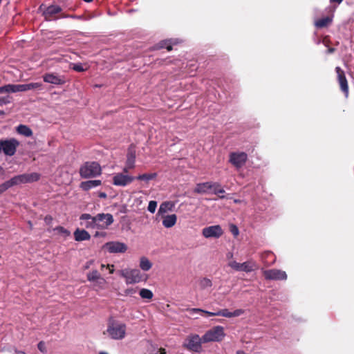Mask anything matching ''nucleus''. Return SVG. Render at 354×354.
I'll use <instances>...</instances> for the list:
<instances>
[{
  "label": "nucleus",
  "mask_w": 354,
  "mask_h": 354,
  "mask_svg": "<svg viewBox=\"0 0 354 354\" xmlns=\"http://www.w3.org/2000/svg\"><path fill=\"white\" fill-rule=\"evenodd\" d=\"M225 333H205L203 339L198 335H189L185 341L184 346L190 351L200 352L202 342L221 341Z\"/></svg>",
  "instance_id": "obj_1"
},
{
  "label": "nucleus",
  "mask_w": 354,
  "mask_h": 354,
  "mask_svg": "<svg viewBox=\"0 0 354 354\" xmlns=\"http://www.w3.org/2000/svg\"><path fill=\"white\" fill-rule=\"evenodd\" d=\"M39 178L40 175L35 172L31 174H23L13 176L3 184L8 190L13 186L37 181Z\"/></svg>",
  "instance_id": "obj_2"
},
{
  "label": "nucleus",
  "mask_w": 354,
  "mask_h": 354,
  "mask_svg": "<svg viewBox=\"0 0 354 354\" xmlns=\"http://www.w3.org/2000/svg\"><path fill=\"white\" fill-rule=\"evenodd\" d=\"M101 173V167L97 162H86L80 168V175L82 178H94Z\"/></svg>",
  "instance_id": "obj_3"
},
{
  "label": "nucleus",
  "mask_w": 354,
  "mask_h": 354,
  "mask_svg": "<svg viewBox=\"0 0 354 354\" xmlns=\"http://www.w3.org/2000/svg\"><path fill=\"white\" fill-rule=\"evenodd\" d=\"M120 274L125 279L127 284L138 283L147 280V277L138 269H124L120 271Z\"/></svg>",
  "instance_id": "obj_4"
},
{
  "label": "nucleus",
  "mask_w": 354,
  "mask_h": 354,
  "mask_svg": "<svg viewBox=\"0 0 354 354\" xmlns=\"http://www.w3.org/2000/svg\"><path fill=\"white\" fill-rule=\"evenodd\" d=\"M227 266L236 272H252L257 269V262L250 259L243 263H238L236 261H230Z\"/></svg>",
  "instance_id": "obj_5"
},
{
  "label": "nucleus",
  "mask_w": 354,
  "mask_h": 354,
  "mask_svg": "<svg viewBox=\"0 0 354 354\" xmlns=\"http://www.w3.org/2000/svg\"><path fill=\"white\" fill-rule=\"evenodd\" d=\"M19 145V142L15 138L1 139L0 140V153H3L8 156H12Z\"/></svg>",
  "instance_id": "obj_6"
},
{
  "label": "nucleus",
  "mask_w": 354,
  "mask_h": 354,
  "mask_svg": "<svg viewBox=\"0 0 354 354\" xmlns=\"http://www.w3.org/2000/svg\"><path fill=\"white\" fill-rule=\"evenodd\" d=\"M248 156L243 151H232L229 153L228 162L235 167L236 170L242 168L247 162Z\"/></svg>",
  "instance_id": "obj_7"
},
{
  "label": "nucleus",
  "mask_w": 354,
  "mask_h": 354,
  "mask_svg": "<svg viewBox=\"0 0 354 354\" xmlns=\"http://www.w3.org/2000/svg\"><path fill=\"white\" fill-rule=\"evenodd\" d=\"M95 220L96 222L97 229L105 230L111 225L114 220L112 214L100 213L95 216Z\"/></svg>",
  "instance_id": "obj_8"
},
{
  "label": "nucleus",
  "mask_w": 354,
  "mask_h": 354,
  "mask_svg": "<svg viewBox=\"0 0 354 354\" xmlns=\"http://www.w3.org/2000/svg\"><path fill=\"white\" fill-rule=\"evenodd\" d=\"M134 180L135 176L125 174L123 173H116L113 177V185L119 187H126L131 184Z\"/></svg>",
  "instance_id": "obj_9"
},
{
  "label": "nucleus",
  "mask_w": 354,
  "mask_h": 354,
  "mask_svg": "<svg viewBox=\"0 0 354 354\" xmlns=\"http://www.w3.org/2000/svg\"><path fill=\"white\" fill-rule=\"evenodd\" d=\"M263 276L267 280H286L287 274L285 271L278 269L265 270L263 272Z\"/></svg>",
  "instance_id": "obj_10"
},
{
  "label": "nucleus",
  "mask_w": 354,
  "mask_h": 354,
  "mask_svg": "<svg viewBox=\"0 0 354 354\" xmlns=\"http://www.w3.org/2000/svg\"><path fill=\"white\" fill-rule=\"evenodd\" d=\"M223 231L219 225H212L206 227L203 229L202 234L204 237L209 238H219L223 234Z\"/></svg>",
  "instance_id": "obj_11"
},
{
  "label": "nucleus",
  "mask_w": 354,
  "mask_h": 354,
  "mask_svg": "<svg viewBox=\"0 0 354 354\" xmlns=\"http://www.w3.org/2000/svg\"><path fill=\"white\" fill-rule=\"evenodd\" d=\"M189 315H194V314L200 313V314H207L209 316H223L225 317H232V312H230L227 309H223L221 310H218L215 313H212L209 311H206L204 310H202L201 308H191L188 310Z\"/></svg>",
  "instance_id": "obj_12"
},
{
  "label": "nucleus",
  "mask_w": 354,
  "mask_h": 354,
  "mask_svg": "<svg viewBox=\"0 0 354 354\" xmlns=\"http://www.w3.org/2000/svg\"><path fill=\"white\" fill-rule=\"evenodd\" d=\"M109 253H124L127 250V245L119 241H110L104 245Z\"/></svg>",
  "instance_id": "obj_13"
},
{
  "label": "nucleus",
  "mask_w": 354,
  "mask_h": 354,
  "mask_svg": "<svg viewBox=\"0 0 354 354\" xmlns=\"http://www.w3.org/2000/svg\"><path fill=\"white\" fill-rule=\"evenodd\" d=\"M335 71L337 75V81L340 86L342 91L344 93L345 97L347 98L348 96V85L344 71L339 67L335 68Z\"/></svg>",
  "instance_id": "obj_14"
},
{
  "label": "nucleus",
  "mask_w": 354,
  "mask_h": 354,
  "mask_svg": "<svg viewBox=\"0 0 354 354\" xmlns=\"http://www.w3.org/2000/svg\"><path fill=\"white\" fill-rule=\"evenodd\" d=\"M217 185L218 183L211 181L197 183L194 192L199 194H206L210 192L213 187Z\"/></svg>",
  "instance_id": "obj_15"
},
{
  "label": "nucleus",
  "mask_w": 354,
  "mask_h": 354,
  "mask_svg": "<svg viewBox=\"0 0 354 354\" xmlns=\"http://www.w3.org/2000/svg\"><path fill=\"white\" fill-rule=\"evenodd\" d=\"M43 79L45 82L55 85H62L65 83V80L62 77L54 73H46L43 76Z\"/></svg>",
  "instance_id": "obj_16"
},
{
  "label": "nucleus",
  "mask_w": 354,
  "mask_h": 354,
  "mask_svg": "<svg viewBox=\"0 0 354 354\" xmlns=\"http://www.w3.org/2000/svg\"><path fill=\"white\" fill-rule=\"evenodd\" d=\"M125 324L110 318L109 320V326L106 332H125Z\"/></svg>",
  "instance_id": "obj_17"
},
{
  "label": "nucleus",
  "mask_w": 354,
  "mask_h": 354,
  "mask_svg": "<svg viewBox=\"0 0 354 354\" xmlns=\"http://www.w3.org/2000/svg\"><path fill=\"white\" fill-rule=\"evenodd\" d=\"M162 224L166 228H171L175 225L177 221V216L175 214L161 215Z\"/></svg>",
  "instance_id": "obj_18"
},
{
  "label": "nucleus",
  "mask_w": 354,
  "mask_h": 354,
  "mask_svg": "<svg viewBox=\"0 0 354 354\" xmlns=\"http://www.w3.org/2000/svg\"><path fill=\"white\" fill-rule=\"evenodd\" d=\"M73 235L75 240L78 242L88 241L91 239L89 233L84 229L77 228L75 230Z\"/></svg>",
  "instance_id": "obj_19"
},
{
  "label": "nucleus",
  "mask_w": 354,
  "mask_h": 354,
  "mask_svg": "<svg viewBox=\"0 0 354 354\" xmlns=\"http://www.w3.org/2000/svg\"><path fill=\"white\" fill-rule=\"evenodd\" d=\"M102 181L100 180H91L83 181L80 183V187L84 191H88L93 188L101 185Z\"/></svg>",
  "instance_id": "obj_20"
},
{
  "label": "nucleus",
  "mask_w": 354,
  "mask_h": 354,
  "mask_svg": "<svg viewBox=\"0 0 354 354\" xmlns=\"http://www.w3.org/2000/svg\"><path fill=\"white\" fill-rule=\"evenodd\" d=\"M174 207V203L171 201H165L162 203L158 210L156 216L165 215L169 211H172Z\"/></svg>",
  "instance_id": "obj_21"
},
{
  "label": "nucleus",
  "mask_w": 354,
  "mask_h": 354,
  "mask_svg": "<svg viewBox=\"0 0 354 354\" xmlns=\"http://www.w3.org/2000/svg\"><path fill=\"white\" fill-rule=\"evenodd\" d=\"M178 39L162 40L157 44L158 49L166 48L168 51L171 50L172 45L178 44Z\"/></svg>",
  "instance_id": "obj_22"
},
{
  "label": "nucleus",
  "mask_w": 354,
  "mask_h": 354,
  "mask_svg": "<svg viewBox=\"0 0 354 354\" xmlns=\"http://www.w3.org/2000/svg\"><path fill=\"white\" fill-rule=\"evenodd\" d=\"M17 132L22 136H24L26 137H30L32 136V129L25 124H19L17 129Z\"/></svg>",
  "instance_id": "obj_23"
},
{
  "label": "nucleus",
  "mask_w": 354,
  "mask_h": 354,
  "mask_svg": "<svg viewBox=\"0 0 354 354\" xmlns=\"http://www.w3.org/2000/svg\"><path fill=\"white\" fill-rule=\"evenodd\" d=\"M156 177H157L156 173L142 174H140L137 176H135L136 180H143L146 183H148L149 181L155 179Z\"/></svg>",
  "instance_id": "obj_24"
},
{
  "label": "nucleus",
  "mask_w": 354,
  "mask_h": 354,
  "mask_svg": "<svg viewBox=\"0 0 354 354\" xmlns=\"http://www.w3.org/2000/svg\"><path fill=\"white\" fill-rule=\"evenodd\" d=\"M136 154L134 151H130L128 152L127 156V160L125 165H127V168L135 167Z\"/></svg>",
  "instance_id": "obj_25"
},
{
  "label": "nucleus",
  "mask_w": 354,
  "mask_h": 354,
  "mask_svg": "<svg viewBox=\"0 0 354 354\" xmlns=\"http://www.w3.org/2000/svg\"><path fill=\"white\" fill-rule=\"evenodd\" d=\"M139 266L143 271H149L152 267V263L147 257H142L140 259Z\"/></svg>",
  "instance_id": "obj_26"
},
{
  "label": "nucleus",
  "mask_w": 354,
  "mask_h": 354,
  "mask_svg": "<svg viewBox=\"0 0 354 354\" xmlns=\"http://www.w3.org/2000/svg\"><path fill=\"white\" fill-rule=\"evenodd\" d=\"M62 11V8L59 6L52 5L48 6L45 10L44 13L47 15L52 16L57 14Z\"/></svg>",
  "instance_id": "obj_27"
},
{
  "label": "nucleus",
  "mask_w": 354,
  "mask_h": 354,
  "mask_svg": "<svg viewBox=\"0 0 354 354\" xmlns=\"http://www.w3.org/2000/svg\"><path fill=\"white\" fill-rule=\"evenodd\" d=\"M331 21V19L328 17H324L317 20L315 23V25L317 28H324L328 26Z\"/></svg>",
  "instance_id": "obj_28"
},
{
  "label": "nucleus",
  "mask_w": 354,
  "mask_h": 354,
  "mask_svg": "<svg viewBox=\"0 0 354 354\" xmlns=\"http://www.w3.org/2000/svg\"><path fill=\"white\" fill-rule=\"evenodd\" d=\"M140 296L142 299H152L153 294L151 290L147 288H142L139 292Z\"/></svg>",
  "instance_id": "obj_29"
},
{
  "label": "nucleus",
  "mask_w": 354,
  "mask_h": 354,
  "mask_svg": "<svg viewBox=\"0 0 354 354\" xmlns=\"http://www.w3.org/2000/svg\"><path fill=\"white\" fill-rule=\"evenodd\" d=\"M101 277L100 274L97 270H93L87 274V279L91 282L95 281L97 279Z\"/></svg>",
  "instance_id": "obj_30"
},
{
  "label": "nucleus",
  "mask_w": 354,
  "mask_h": 354,
  "mask_svg": "<svg viewBox=\"0 0 354 354\" xmlns=\"http://www.w3.org/2000/svg\"><path fill=\"white\" fill-rule=\"evenodd\" d=\"M211 192L216 195H218V197L221 199L225 198L224 195H220L223 194L225 192L224 189L221 187V185L218 183V185L213 187V189L211 190Z\"/></svg>",
  "instance_id": "obj_31"
},
{
  "label": "nucleus",
  "mask_w": 354,
  "mask_h": 354,
  "mask_svg": "<svg viewBox=\"0 0 354 354\" xmlns=\"http://www.w3.org/2000/svg\"><path fill=\"white\" fill-rule=\"evenodd\" d=\"M212 286V281L208 278H203L200 281V286L201 288L205 289L207 288H210Z\"/></svg>",
  "instance_id": "obj_32"
},
{
  "label": "nucleus",
  "mask_w": 354,
  "mask_h": 354,
  "mask_svg": "<svg viewBox=\"0 0 354 354\" xmlns=\"http://www.w3.org/2000/svg\"><path fill=\"white\" fill-rule=\"evenodd\" d=\"M54 230L57 231L59 234H62L64 237H67L71 234L70 231L62 226H57L54 229Z\"/></svg>",
  "instance_id": "obj_33"
},
{
  "label": "nucleus",
  "mask_w": 354,
  "mask_h": 354,
  "mask_svg": "<svg viewBox=\"0 0 354 354\" xmlns=\"http://www.w3.org/2000/svg\"><path fill=\"white\" fill-rule=\"evenodd\" d=\"M27 85V89L29 90H34V89H39L41 90L42 88V84L40 82H31L26 84Z\"/></svg>",
  "instance_id": "obj_34"
},
{
  "label": "nucleus",
  "mask_w": 354,
  "mask_h": 354,
  "mask_svg": "<svg viewBox=\"0 0 354 354\" xmlns=\"http://www.w3.org/2000/svg\"><path fill=\"white\" fill-rule=\"evenodd\" d=\"M28 91L26 84H13V93L24 92Z\"/></svg>",
  "instance_id": "obj_35"
},
{
  "label": "nucleus",
  "mask_w": 354,
  "mask_h": 354,
  "mask_svg": "<svg viewBox=\"0 0 354 354\" xmlns=\"http://www.w3.org/2000/svg\"><path fill=\"white\" fill-rule=\"evenodd\" d=\"M13 93V84H9L3 86H0V93Z\"/></svg>",
  "instance_id": "obj_36"
},
{
  "label": "nucleus",
  "mask_w": 354,
  "mask_h": 354,
  "mask_svg": "<svg viewBox=\"0 0 354 354\" xmlns=\"http://www.w3.org/2000/svg\"><path fill=\"white\" fill-rule=\"evenodd\" d=\"M71 68L77 72H83L86 70V68H84L82 63L72 64Z\"/></svg>",
  "instance_id": "obj_37"
},
{
  "label": "nucleus",
  "mask_w": 354,
  "mask_h": 354,
  "mask_svg": "<svg viewBox=\"0 0 354 354\" xmlns=\"http://www.w3.org/2000/svg\"><path fill=\"white\" fill-rule=\"evenodd\" d=\"M125 337V333H109V337L115 340H121Z\"/></svg>",
  "instance_id": "obj_38"
},
{
  "label": "nucleus",
  "mask_w": 354,
  "mask_h": 354,
  "mask_svg": "<svg viewBox=\"0 0 354 354\" xmlns=\"http://www.w3.org/2000/svg\"><path fill=\"white\" fill-rule=\"evenodd\" d=\"M85 227L86 228H92V229H97L96 222L95 220V216H93L91 220L88 221L85 223Z\"/></svg>",
  "instance_id": "obj_39"
},
{
  "label": "nucleus",
  "mask_w": 354,
  "mask_h": 354,
  "mask_svg": "<svg viewBox=\"0 0 354 354\" xmlns=\"http://www.w3.org/2000/svg\"><path fill=\"white\" fill-rule=\"evenodd\" d=\"M157 207V202L155 201H151L149 203L147 209L151 213H154Z\"/></svg>",
  "instance_id": "obj_40"
},
{
  "label": "nucleus",
  "mask_w": 354,
  "mask_h": 354,
  "mask_svg": "<svg viewBox=\"0 0 354 354\" xmlns=\"http://www.w3.org/2000/svg\"><path fill=\"white\" fill-rule=\"evenodd\" d=\"M12 97L9 95L0 98V106H3L11 102Z\"/></svg>",
  "instance_id": "obj_41"
},
{
  "label": "nucleus",
  "mask_w": 354,
  "mask_h": 354,
  "mask_svg": "<svg viewBox=\"0 0 354 354\" xmlns=\"http://www.w3.org/2000/svg\"><path fill=\"white\" fill-rule=\"evenodd\" d=\"M252 333H245V335L241 338V341L243 343L249 344L252 342V337H251Z\"/></svg>",
  "instance_id": "obj_42"
},
{
  "label": "nucleus",
  "mask_w": 354,
  "mask_h": 354,
  "mask_svg": "<svg viewBox=\"0 0 354 354\" xmlns=\"http://www.w3.org/2000/svg\"><path fill=\"white\" fill-rule=\"evenodd\" d=\"M150 354H167V351L164 348H153L150 351Z\"/></svg>",
  "instance_id": "obj_43"
},
{
  "label": "nucleus",
  "mask_w": 354,
  "mask_h": 354,
  "mask_svg": "<svg viewBox=\"0 0 354 354\" xmlns=\"http://www.w3.org/2000/svg\"><path fill=\"white\" fill-rule=\"evenodd\" d=\"M38 349L43 353H45L47 352V349L46 347V344L44 342L41 341L38 343L37 345Z\"/></svg>",
  "instance_id": "obj_44"
},
{
  "label": "nucleus",
  "mask_w": 354,
  "mask_h": 354,
  "mask_svg": "<svg viewBox=\"0 0 354 354\" xmlns=\"http://www.w3.org/2000/svg\"><path fill=\"white\" fill-rule=\"evenodd\" d=\"M93 216H91V214H82L80 217V219L81 221H86V222L89 220H91Z\"/></svg>",
  "instance_id": "obj_45"
},
{
  "label": "nucleus",
  "mask_w": 354,
  "mask_h": 354,
  "mask_svg": "<svg viewBox=\"0 0 354 354\" xmlns=\"http://www.w3.org/2000/svg\"><path fill=\"white\" fill-rule=\"evenodd\" d=\"M96 285L99 286L100 287H102L105 283H106V281L104 278H102V277H100V279H97L96 281Z\"/></svg>",
  "instance_id": "obj_46"
},
{
  "label": "nucleus",
  "mask_w": 354,
  "mask_h": 354,
  "mask_svg": "<svg viewBox=\"0 0 354 354\" xmlns=\"http://www.w3.org/2000/svg\"><path fill=\"white\" fill-rule=\"evenodd\" d=\"M136 292V290L133 288H127L124 291V293L126 295H130V296L133 295Z\"/></svg>",
  "instance_id": "obj_47"
},
{
  "label": "nucleus",
  "mask_w": 354,
  "mask_h": 354,
  "mask_svg": "<svg viewBox=\"0 0 354 354\" xmlns=\"http://www.w3.org/2000/svg\"><path fill=\"white\" fill-rule=\"evenodd\" d=\"M243 312L244 311L243 310H241V309L235 310L234 311L232 312V317L240 316V315H241L243 313Z\"/></svg>",
  "instance_id": "obj_48"
},
{
  "label": "nucleus",
  "mask_w": 354,
  "mask_h": 354,
  "mask_svg": "<svg viewBox=\"0 0 354 354\" xmlns=\"http://www.w3.org/2000/svg\"><path fill=\"white\" fill-rule=\"evenodd\" d=\"M231 232L234 236H237L239 234V230L236 225H233L231 226Z\"/></svg>",
  "instance_id": "obj_49"
},
{
  "label": "nucleus",
  "mask_w": 354,
  "mask_h": 354,
  "mask_svg": "<svg viewBox=\"0 0 354 354\" xmlns=\"http://www.w3.org/2000/svg\"><path fill=\"white\" fill-rule=\"evenodd\" d=\"M53 217L50 215H46L44 218V221L47 225H50L52 223Z\"/></svg>",
  "instance_id": "obj_50"
},
{
  "label": "nucleus",
  "mask_w": 354,
  "mask_h": 354,
  "mask_svg": "<svg viewBox=\"0 0 354 354\" xmlns=\"http://www.w3.org/2000/svg\"><path fill=\"white\" fill-rule=\"evenodd\" d=\"M223 328L221 327V326H216L215 328H214L213 330H209L208 332H215V333H217V332H223Z\"/></svg>",
  "instance_id": "obj_51"
},
{
  "label": "nucleus",
  "mask_w": 354,
  "mask_h": 354,
  "mask_svg": "<svg viewBox=\"0 0 354 354\" xmlns=\"http://www.w3.org/2000/svg\"><path fill=\"white\" fill-rule=\"evenodd\" d=\"M132 169L133 168H127V165H125V167L123 168L122 173L125 174H128L129 171Z\"/></svg>",
  "instance_id": "obj_52"
},
{
  "label": "nucleus",
  "mask_w": 354,
  "mask_h": 354,
  "mask_svg": "<svg viewBox=\"0 0 354 354\" xmlns=\"http://www.w3.org/2000/svg\"><path fill=\"white\" fill-rule=\"evenodd\" d=\"M7 189H6L4 185L2 183L0 185V195L6 192Z\"/></svg>",
  "instance_id": "obj_53"
},
{
  "label": "nucleus",
  "mask_w": 354,
  "mask_h": 354,
  "mask_svg": "<svg viewBox=\"0 0 354 354\" xmlns=\"http://www.w3.org/2000/svg\"><path fill=\"white\" fill-rule=\"evenodd\" d=\"M107 268L109 269V273L112 274L114 272L113 265H108Z\"/></svg>",
  "instance_id": "obj_54"
},
{
  "label": "nucleus",
  "mask_w": 354,
  "mask_h": 354,
  "mask_svg": "<svg viewBox=\"0 0 354 354\" xmlns=\"http://www.w3.org/2000/svg\"><path fill=\"white\" fill-rule=\"evenodd\" d=\"M98 196L101 198H106L107 196L105 192H100Z\"/></svg>",
  "instance_id": "obj_55"
},
{
  "label": "nucleus",
  "mask_w": 354,
  "mask_h": 354,
  "mask_svg": "<svg viewBox=\"0 0 354 354\" xmlns=\"http://www.w3.org/2000/svg\"><path fill=\"white\" fill-rule=\"evenodd\" d=\"M66 17H71L73 19H81L82 18L81 16H76V15H69V16H66Z\"/></svg>",
  "instance_id": "obj_56"
},
{
  "label": "nucleus",
  "mask_w": 354,
  "mask_h": 354,
  "mask_svg": "<svg viewBox=\"0 0 354 354\" xmlns=\"http://www.w3.org/2000/svg\"><path fill=\"white\" fill-rule=\"evenodd\" d=\"M343 0H330V1L331 3H336L337 4H339L340 3H342Z\"/></svg>",
  "instance_id": "obj_57"
},
{
  "label": "nucleus",
  "mask_w": 354,
  "mask_h": 354,
  "mask_svg": "<svg viewBox=\"0 0 354 354\" xmlns=\"http://www.w3.org/2000/svg\"><path fill=\"white\" fill-rule=\"evenodd\" d=\"M105 233H100L98 232H96V233L95 234V236H105Z\"/></svg>",
  "instance_id": "obj_58"
},
{
  "label": "nucleus",
  "mask_w": 354,
  "mask_h": 354,
  "mask_svg": "<svg viewBox=\"0 0 354 354\" xmlns=\"http://www.w3.org/2000/svg\"><path fill=\"white\" fill-rule=\"evenodd\" d=\"M335 51V49L333 48H329L327 50V53H333Z\"/></svg>",
  "instance_id": "obj_59"
},
{
  "label": "nucleus",
  "mask_w": 354,
  "mask_h": 354,
  "mask_svg": "<svg viewBox=\"0 0 354 354\" xmlns=\"http://www.w3.org/2000/svg\"><path fill=\"white\" fill-rule=\"evenodd\" d=\"M15 354H26V353L21 351H15Z\"/></svg>",
  "instance_id": "obj_60"
},
{
  "label": "nucleus",
  "mask_w": 354,
  "mask_h": 354,
  "mask_svg": "<svg viewBox=\"0 0 354 354\" xmlns=\"http://www.w3.org/2000/svg\"><path fill=\"white\" fill-rule=\"evenodd\" d=\"M236 354H248L243 351H237Z\"/></svg>",
  "instance_id": "obj_61"
},
{
  "label": "nucleus",
  "mask_w": 354,
  "mask_h": 354,
  "mask_svg": "<svg viewBox=\"0 0 354 354\" xmlns=\"http://www.w3.org/2000/svg\"><path fill=\"white\" fill-rule=\"evenodd\" d=\"M99 354H109V353L106 352V351H100L99 353Z\"/></svg>",
  "instance_id": "obj_62"
},
{
  "label": "nucleus",
  "mask_w": 354,
  "mask_h": 354,
  "mask_svg": "<svg viewBox=\"0 0 354 354\" xmlns=\"http://www.w3.org/2000/svg\"><path fill=\"white\" fill-rule=\"evenodd\" d=\"M233 257V254H232V253H229V254H227V257H228V258H230V257L231 258V257Z\"/></svg>",
  "instance_id": "obj_63"
},
{
  "label": "nucleus",
  "mask_w": 354,
  "mask_h": 354,
  "mask_svg": "<svg viewBox=\"0 0 354 354\" xmlns=\"http://www.w3.org/2000/svg\"><path fill=\"white\" fill-rule=\"evenodd\" d=\"M4 114V111H0V115H2Z\"/></svg>",
  "instance_id": "obj_64"
}]
</instances>
